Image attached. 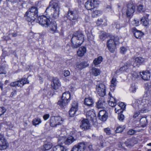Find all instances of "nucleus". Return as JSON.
Returning <instances> with one entry per match:
<instances>
[{
  "label": "nucleus",
  "mask_w": 151,
  "mask_h": 151,
  "mask_svg": "<svg viewBox=\"0 0 151 151\" xmlns=\"http://www.w3.org/2000/svg\"><path fill=\"white\" fill-rule=\"evenodd\" d=\"M60 7L58 4L53 1H51L45 10V13L48 17L52 19L58 17Z\"/></svg>",
  "instance_id": "1"
},
{
  "label": "nucleus",
  "mask_w": 151,
  "mask_h": 151,
  "mask_svg": "<svg viewBox=\"0 0 151 151\" xmlns=\"http://www.w3.org/2000/svg\"><path fill=\"white\" fill-rule=\"evenodd\" d=\"M84 35L81 31L74 33L71 39V46L73 49L80 47L83 42Z\"/></svg>",
  "instance_id": "2"
},
{
  "label": "nucleus",
  "mask_w": 151,
  "mask_h": 151,
  "mask_svg": "<svg viewBox=\"0 0 151 151\" xmlns=\"http://www.w3.org/2000/svg\"><path fill=\"white\" fill-rule=\"evenodd\" d=\"M67 18L70 21L71 25H73L75 24L76 21L78 18L77 9H69L68 12Z\"/></svg>",
  "instance_id": "3"
},
{
  "label": "nucleus",
  "mask_w": 151,
  "mask_h": 151,
  "mask_svg": "<svg viewBox=\"0 0 151 151\" xmlns=\"http://www.w3.org/2000/svg\"><path fill=\"white\" fill-rule=\"evenodd\" d=\"M116 38L114 36L111 37V39L108 40L106 43V45L107 48L109 51L113 53L115 50L116 45L115 41L116 40Z\"/></svg>",
  "instance_id": "4"
},
{
  "label": "nucleus",
  "mask_w": 151,
  "mask_h": 151,
  "mask_svg": "<svg viewBox=\"0 0 151 151\" xmlns=\"http://www.w3.org/2000/svg\"><path fill=\"white\" fill-rule=\"evenodd\" d=\"M37 22L41 25L46 27H48L50 24L49 19L44 15L39 16L38 18Z\"/></svg>",
  "instance_id": "5"
},
{
  "label": "nucleus",
  "mask_w": 151,
  "mask_h": 151,
  "mask_svg": "<svg viewBox=\"0 0 151 151\" xmlns=\"http://www.w3.org/2000/svg\"><path fill=\"white\" fill-rule=\"evenodd\" d=\"M70 93L68 91L65 92L63 94L60 100L58 101V104L68 103L70 102Z\"/></svg>",
  "instance_id": "6"
},
{
  "label": "nucleus",
  "mask_w": 151,
  "mask_h": 151,
  "mask_svg": "<svg viewBox=\"0 0 151 151\" xmlns=\"http://www.w3.org/2000/svg\"><path fill=\"white\" fill-rule=\"evenodd\" d=\"M9 146V143L5 139L4 135L0 134V150H3L6 149Z\"/></svg>",
  "instance_id": "7"
},
{
  "label": "nucleus",
  "mask_w": 151,
  "mask_h": 151,
  "mask_svg": "<svg viewBox=\"0 0 151 151\" xmlns=\"http://www.w3.org/2000/svg\"><path fill=\"white\" fill-rule=\"evenodd\" d=\"M96 90L99 96L103 97L105 95L106 88L104 84L102 83L97 84L96 86Z\"/></svg>",
  "instance_id": "8"
},
{
  "label": "nucleus",
  "mask_w": 151,
  "mask_h": 151,
  "mask_svg": "<svg viewBox=\"0 0 151 151\" xmlns=\"http://www.w3.org/2000/svg\"><path fill=\"white\" fill-rule=\"evenodd\" d=\"M97 0H90L87 1L85 3V6L88 10H91L97 7L99 3Z\"/></svg>",
  "instance_id": "9"
},
{
  "label": "nucleus",
  "mask_w": 151,
  "mask_h": 151,
  "mask_svg": "<svg viewBox=\"0 0 151 151\" xmlns=\"http://www.w3.org/2000/svg\"><path fill=\"white\" fill-rule=\"evenodd\" d=\"M144 104H137L136 106L138 107V109H139V111L135 112L133 116V117L135 118L139 115L140 113H146L148 111V109L147 107L144 106ZM137 109V108H136Z\"/></svg>",
  "instance_id": "10"
},
{
  "label": "nucleus",
  "mask_w": 151,
  "mask_h": 151,
  "mask_svg": "<svg viewBox=\"0 0 151 151\" xmlns=\"http://www.w3.org/2000/svg\"><path fill=\"white\" fill-rule=\"evenodd\" d=\"M35 9H29L27 11L25 14L24 17L29 22H31L32 23H33L35 20L34 17H32L31 16L32 12H34Z\"/></svg>",
  "instance_id": "11"
},
{
  "label": "nucleus",
  "mask_w": 151,
  "mask_h": 151,
  "mask_svg": "<svg viewBox=\"0 0 151 151\" xmlns=\"http://www.w3.org/2000/svg\"><path fill=\"white\" fill-rule=\"evenodd\" d=\"M135 6L131 4H127V9L126 10V14L127 17L132 16L133 13L135 11Z\"/></svg>",
  "instance_id": "12"
},
{
  "label": "nucleus",
  "mask_w": 151,
  "mask_h": 151,
  "mask_svg": "<svg viewBox=\"0 0 151 151\" xmlns=\"http://www.w3.org/2000/svg\"><path fill=\"white\" fill-rule=\"evenodd\" d=\"M98 117L100 120L105 122L107 119L108 113L104 109L101 110L99 113Z\"/></svg>",
  "instance_id": "13"
},
{
  "label": "nucleus",
  "mask_w": 151,
  "mask_h": 151,
  "mask_svg": "<svg viewBox=\"0 0 151 151\" xmlns=\"http://www.w3.org/2000/svg\"><path fill=\"white\" fill-rule=\"evenodd\" d=\"M133 60L134 61L133 65L134 67H139L145 61L144 58L140 57H137L135 59H133Z\"/></svg>",
  "instance_id": "14"
},
{
  "label": "nucleus",
  "mask_w": 151,
  "mask_h": 151,
  "mask_svg": "<svg viewBox=\"0 0 151 151\" xmlns=\"http://www.w3.org/2000/svg\"><path fill=\"white\" fill-rule=\"evenodd\" d=\"M80 128L83 130L88 129L90 128V124L88 120L87 119H85L82 121V124L80 126Z\"/></svg>",
  "instance_id": "15"
},
{
  "label": "nucleus",
  "mask_w": 151,
  "mask_h": 151,
  "mask_svg": "<svg viewBox=\"0 0 151 151\" xmlns=\"http://www.w3.org/2000/svg\"><path fill=\"white\" fill-rule=\"evenodd\" d=\"M86 116L88 120H89L93 122H94L96 119L95 113L91 110L87 112Z\"/></svg>",
  "instance_id": "16"
},
{
  "label": "nucleus",
  "mask_w": 151,
  "mask_h": 151,
  "mask_svg": "<svg viewBox=\"0 0 151 151\" xmlns=\"http://www.w3.org/2000/svg\"><path fill=\"white\" fill-rule=\"evenodd\" d=\"M133 61V59H132L131 60L128 61L124 64V65L123 66L121 67L120 68L119 70L123 71L126 70L129 68L131 66H133V65H132Z\"/></svg>",
  "instance_id": "17"
},
{
  "label": "nucleus",
  "mask_w": 151,
  "mask_h": 151,
  "mask_svg": "<svg viewBox=\"0 0 151 151\" xmlns=\"http://www.w3.org/2000/svg\"><path fill=\"white\" fill-rule=\"evenodd\" d=\"M150 73L148 71H143L142 73L140 72V77L144 80H149L150 79Z\"/></svg>",
  "instance_id": "18"
},
{
  "label": "nucleus",
  "mask_w": 151,
  "mask_h": 151,
  "mask_svg": "<svg viewBox=\"0 0 151 151\" xmlns=\"http://www.w3.org/2000/svg\"><path fill=\"white\" fill-rule=\"evenodd\" d=\"M77 139V137H74L73 136L68 137L65 140V145L68 146L71 145L75 141H76Z\"/></svg>",
  "instance_id": "19"
},
{
  "label": "nucleus",
  "mask_w": 151,
  "mask_h": 151,
  "mask_svg": "<svg viewBox=\"0 0 151 151\" xmlns=\"http://www.w3.org/2000/svg\"><path fill=\"white\" fill-rule=\"evenodd\" d=\"M132 32L135 37L137 38H140L144 35L141 31L137 30L135 28L133 27L132 29Z\"/></svg>",
  "instance_id": "20"
},
{
  "label": "nucleus",
  "mask_w": 151,
  "mask_h": 151,
  "mask_svg": "<svg viewBox=\"0 0 151 151\" xmlns=\"http://www.w3.org/2000/svg\"><path fill=\"white\" fill-rule=\"evenodd\" d=\"M136 103L138 104L143 103L144 104H150L151 103V99H149L148 97H144L142 99L140 100H137L135 102Z\"/></svg>",
  "instance_id": "21"
},
{
  "label": "nucleus",
  "mask_w": 151,
  "mask_h": 151,
  "mask_svg": "<svg viewBox=\"0 0 151 151\" xmlns=\"http://www.w3.org/2000/svg\"><path fill=\"white\" fill-rule=\"evenodd\" d=\"M78 109V104H73L69 111V115L70 116L73 117Z\"/></svg>",
  "instance_id": "22"
},
{
  "label": "nucleus",
  "mask_w": 151,
  "mask_h": 151,
  "mask_svg": "<svg viewBox=\"0 0 151 151\" xmlns=\"http://www.w3.org/2000/svg\"><path fill=\"white\" fill-rule=\"evenodd\" d=\"M52 86L53 88L55 89H57L60 86V83L58 78H53Z\"/></svg>",
  "instance_id": "23"
},
{
  "label": "nucleus",
  "mask_w": 151,
  "mask_h": 151,
  "mask_svg": "<svg viewBox=\"0 0 151 151\" xmlns=\"http://www.w3.org/2000/svg\"><path fill=\"white\" fill-rule=\"evenodd\" d=\"M86 52V47L84 46H82L79 48L77 52V54L78 56L82 57L84 55Z\"/></svg>",
  "instance_id": "24"
},
{
  "label": "nucleus",
  "mask_w": 151,
  "mask_h": 151,
  "mask_svg": "<svg viewBox=\"0 0 151 151\" xmlns=\"http://www.w3.org/2000/svg\"><path fill=\"white\" fill-rule=\"evenodd\" d=\"M49 26L50 27V30L53 32H57V24L56 22L55 21L50 22V24H49Z\"/></svg>",
  "instance_id": "25"
},
{
  "label": "nucleus",
  "mask_w": 151,
  "mask_h": 151,
  "mask_svg": "<svg viewBox=\"0 0 151 151\" xmlns=\"http://www.w3.org/2000/svg\"><path fill=\"white\" fill-rule=\"evenodd\" d=\"M76 145L79 151H84L86 147V143L85 142H80Z\"/></svg>",
  "instance_id": "26"
},
{
  "label": "nucleus",
  "mask_w": 151,
  "mask_h": 151,
  "mask_svg": "<svg viewBox=\"0 0 151 151\" xmlns=\"http://www.w3.org/2000/svg\"><path fill=\"white\" fill-rule=\"evenodd\" d=\"M110 89L112 91H113L115 89L116 85V79L114 77H113L111 81Z\"/></svg>",
  "instance_id": "27"
},
{
  "label": "nucleus",
  "mask_w": 151,
  "mask_h": 151,
  "mask_svg": "<svg viewBox=\"0 0 151 151\" xmlns=\"http://www.w3.org/2000/svg\"><path fill=\"white\" fill-rule=\"evenodd\" d=\"M106 20L104 18H100L98 19L96 22V24L98 26L103 25L105 26L106 25Z\"/></svg>",
  "instance_id": "28"
},
{
  "label": "nucleus",
  "mask_w": 151,
  "mask_h": 151,
  "mask_svg": "<svg viewBox=\"0 0 151 151\" xmlns=\"http://www.w3.org/2000/svg\"><path fill=\"white\" fill-rule=\"evenodd\" d=\"M131 78L133 80H135L136 78H137L139 76H140V72H133L131 74Z\"/></svg>",
  "instance_id": "29"
},
{
  "label": "nucleus",
  "mask_w": 151,
  "mask_h": 151,
  "mask_svg": "<svg viewBox=\"0 0 151 151\" xmlns=\"http://www.w3.org/2000/svg\"><path fill=\"white\" fill-rule=\"evenodd\" d=\"M103 58L101 56H100L95 58L93 61V63L95 65L100 64L102 61Z\"/></svg>",
  "instance_id": "30"
},
{
  "label": "nucleus",
  "mask_w": 151,
  "mask_h": 151,
  "mask_svg": "<svg viewBox=\"0 0 151 151\" xmlns=\"http://www.w3.org/2000/svg\"><path fill=\"white\" fill-rule=\"evenodd\" d=\"M140 122L141 124V126L142 127H145L147 123L146 118L145 117L142 118L140 120Z\"/></svg>",
  "instance_id": "31"
},
{
  "label": "nucleus",
  "mask_w": 151,
  "mask_h": 151,
  "mask_svg": "<svg viewBox=\"0 0 151 151\" xmlns=\"http://www.w3.org/2000/svg\"><path fill=\"white\" fill-rule=\"evenodd\" d=\"M92 72L93 75L94 76H97L100 74L101 71L98 68H93L92 69Z\"/></svg>",
  "instance_id": "32"
},
{
  "label": "nucleus",
  "mask_w": 151,
  "mask_h": 151,
  "mask_svg": "<svg viewBox=\"0 0 151 151\" xmlns=\"http://www.w3.org/2000/svg\"><path fill=\"white\" fill-rule=\"evenodd\" d=\"M30 9H34L35 10V11H34V12H32L31 13V16L32 17H34L35 20L36 18H37L38 16V12L37 9L36 7L33 6Z\"/></svg>",
  "instance_id": "33"
},
{
  "label": "nucleus",
  "mask_w": 151,
  "mask_h": 151,
  "mask_svg": "<svg viewBox=\"0 0 151 151\" xmlns=\"http://www.w3.org/2000/svg\"><path fill=\"white\" fill-rule=\"evenodd\" d=\"M116 105H117V106L119 107L120 108L119 109L118 108L117 109V107L115 109V110H117L118 111L119 110H122V111H120V112H122L126 108V104H115V106Z\"/></svg>",
  "instance_id": "34"
},
{
  "label": "nucleus",
  "mask_w": 151,
  "mask_h": 151,
  "mask_svg": "<svg viewBox=\"0 0 151 151\" xmlns=\"http://www.w3.org/2000/svg\"><path fill=\"white\" fill-rule=\"evenodd\" d=\"M41 119L38 118H35L32 122L33 124L35 126L41 123Z\"/></svg>",
  "instance_id": "35"
},
{
  "label": "nucleus",
  "mask_w": 151,
  "mask_h": 151,
  "mask_svg": "<svg viewBox=\"0 0 151 151\" xmlns=\"http://www.w3.org/2000/svg\"><path fill=\"white\" fill-rule=\"evenodd\" d=\"M52 147V145L51 144L47 143L43 145L42 149L43 150H47L51 148Z\"/></svg>",
  "instance_id": "36"
},
{
  "label": "nucleus",
  "mask_w": 151,
  "mask_h": 151,
  "mask_svg": "<svg viewBox=\"0 0 151 151\" xmlns=\"http://www.w3.org/2000/svg\"><path fill=\"white\" fill-rule=\"evenodd\" d=\"M57 118L55 119L54 118V116L51 117L50 119V125L51 127H56L57 125V124L55 122L57 120Z\"/></svg>",
  "instance_id": "37"
},
{
  "label": "nucleus",
  "mask_w": 151,
  "mask_h": 151,
  "mask_svg": "<svg viewBox=\"0 0 151 151\" xmlns=\"http://www.w3.org/2000/svg\"><path fill=\"white\" fill-rule=\"evenodd\" d=\"M94 101L91 97L86 98L84 99V104H93Z\"/></svg>",
  "instance_id": "38"
},
{
  "label": "nucleus",
  "mask_w": 151,
  "mask_h": 151,
  "mask_svg": "<svg viewBox=\"0 0 151 151\" xmlns=\"http://www.w3.org/2000/svg\"><path fill=\"white\" fill-rule=\"evenodd\" d=\"M55 147L57 151H66V149L63 145H58Z\"/></svg>",
  "instance_id": "39"
},
{
  "label": "nucleus",
  "mask_w": 151,
  "mask_h": 151,
  "mask_svg": "<svg viewBox=\"0 0 151 151\" xmlns=\"http://www.w3.org/2000/svg\"><path fill=\"white\" fill-rule=\"evenodd\" d=\"M54 118L55 119L57 118V120H56L55 122L57 124V125H59L62 123L63 121L62 120V118L59 116H54Z\"/></svg>",
  "instance_id": "40"
},
{
  "label": "nucleus",
  "mask_w": 151,
  "mask_h": 151,
  "mask_svg": "<svg viewBox=\"0 0 151 151\" xmlns=\"http://www.w3.org/2000/svg\"><path fill=\"white\" fill-rule=\"evenodd\" d=\"M58 143L59 145H62L63 143L65 144V139L63 137H60L58 139Z\"/></svg>",
  "instance_id": "41"
},
{
  "label": "nucleus",
  "mask_w": 151,
  "mask_h": 151,
  "mask_svg": "<svg viewBox=\"0 0 151 151\" xmlns=\"http://www.w3.org/2000/svg\"><path fill=\"white\" fill-rule=\"evenodd\" d=\"M85 67V66L83 63H81L77 65H76V68H77L78 70H81Z\"/></svg>",
  "instance_id": "42"
},
{
  "label": "nucleus",
  "mask_w": 151,
  "mask_h": 151,
  "mask_svg": "<svg viewBox=\"0 0 151 151\" xmlns=\"http://www.w3.org/2000/svg\"><path fill=\"white\" fill-rule=\"evenodd\" d=\"M140 21L141 23L142 22L143 25L145 26H147L148 24V20H147L146 19L145 21H144V18H142L141 19Z\"/></svg>",
  "instance_id": "43"
},
{
  "label": "nucleus",
  "mask_w": 151,
  "mask_h": 151,
  "mask_svg": "<svg viewBox=\"0 0 151 151\" xmlns=\"http://www.w3.org/2000/svg\"><path fill=\"white\" fill-rule=\"evenodd\" d=\"M101 13V12L99 11L96 10L94 11L92 14L93 17H95Z\"/></svg>",
  "instance_id": "44"
},
{
  "label": "nucleus",
  "mask_w": 151,
  "mask_h": 151,
  "mask_svg": "<svg viewBox=\"0 0 151 151\" xmlns=\"http://www.w3.org/2000/svg\"><path fill=\"white\" fill-rule=\"evenodd\" d=\"M125 127H123L119 126L117 127L115 131L116 133H119L122 132Z\"/></svg>",
  "instance_id": "45"
},
{
  "label": "nucleus",
  "mask_w": 151,
  "mask_h": 151,
  "mask_svg": "<svg viewBox=\"0 0 151 151\" xmlns=\"http://www.w3.org/2000/svg\"><path fill=\"white\" fill-rule=\"evenodd\" d=\"M106 37L107 35L105 32L102 33L99 36L100 39L103 40H105Z\"/></svg>",
  "instance_id": "46"
},
{
  "label": "nucleus",
  "mask_w": 151,
  "mask_h": 151,
  "mask_svg": "<svg viewBox=\"0 0 151 151\" xmlns=\"http://www.w3.org/2000/svg\"><path fill=\"white\" fill-rule=\"evenodd\" d=\"M136 132L135 130L132 129H130L128 131L127 134L128 135H132L134 134Z\"/></svg>",
  "instance_id": "47"
},
{
  "label": "nucleus",
  "mask_w": 151,
  "mask_h": 151,
  "mask_svg": "<svg viewBox=\"0 0 151 151\" xmlns=\"http://www.w3.org/2000/svg\"><path fill=\"white\" fill-rule=\"evenodd\" d=\"M0 111L1 113H0V116L3 115L4 113L6 111V109L4 107H0Z\"/></svg>",
  "instance_id": "48"
},
{
  "label": "nucleus",
  "mask_w": 151,
  "mask_h": 151,
  "mask_svg": "<svg viewBox=\"0 0 151 151\" xmlns=\"http://www.w3.org/2000/svg\"><path fill=\"white\" fill-rule=\"evenodd\" d=\"M118 118L120 121H122L124 119V116L123 114H120L118 115Z\"/></svg>",
  "instance_id": "49"
},
{
  "label": "nucleus",
  "mask_w": 151,
  "mask_h": 151,
  "mask_svg": "<svg viewBox=\"0 0 151 151\" xmlns=\"http://www.w3.org/2000/svg\"><path fill=\"white\" fill-rule=\"evenodd\" d=\"M132 22L134 26H137L139 25V20L138 19H134L132 21Z\"/></svg>",
  "instance_id": "50"
},
{
  "label": "nucleus",
  "mask_w": 151,
  "mask_h": 151,
  "mask_svg": "<svg viewBox=\"0 0 151 151\" xmlns=\"http://www.w3.org/2000/svg\"><path fill=\"white\" fill-rule=\"evenodd\" d=\"M105 102L104 100V98L102 97L100 98L99 100H98L96 104H103Z\"/></svg>",
  "instance_id": "51"
},
{
  "label": "nucleus",
  "mask_w": 151,
  "mask_h": 151,
  "mask_svg": "<svg viewBox=\"0 0 151 151\" xmlns=\"http://www.w3.org/2000/svg\"><path fill=\"white\" fill-rule=\"evenodd\" d=\"M70 151H79V150L77 146L76 145L72 147Z\"/></svg>",
  "instance_id": "52"
},
{
  "label": "nucleus",
  "mask_w": 151,
  "mask_h": 151,
  "mask_svg": "<svg viewBox=\"0 0 151 151\" xmlns=\"http://www.w3.org/2000/svg\"><path fill=\"white\" fill-rule=\"evenodd\" d=\"M120 49L121 53L123 54H124L127 50L126 48L124 47H122Z\"/></svg>",
  "instance_id": "53"
},
{
  "label": "nucleus",
  "mask_w": 151,
  "mask_h": 151,
  "mask_svg": "<svg viewBox=\"0 0 151 151\" xmlns=\"http://www.w3.org/2000/svg\"><path fill=\"white\" fill-rule=\"evenodd\" d=\"M137 10L139 12H144V10L143 8V6L141 5H139L138 7Z\"/></svg>",
  "instance_id": "54"
},
{
  "label": "nucleus",
  "mask_w": 151,
  "mask_h": 151,
  "mask_svg": "<svg viewBox=\"0 0 151 151\" xmlns=\"http://www.w3.org/2000/svg\"><path fill=\"white\" fill-rule=\"evenodd\" d=\"M21 80L22 81V83L23 84V86L25 84L29 83V82L28 81L27 79L26 78H22Z\"/></svg>",
  "instance_id": "55"
},
{
  "label": "nucleus",
  "mask_w": 151,
  "mask_h": 151,
  "mask_svg": "<svg viewBox=\"0 0 151 151\" xmlns=\"http://www.w3.org/2000/svg\"><path fill=\"white\" fill-rule=\"evenodd\" d=\"M105 143H106L104 142L103 141H101L99 144V146L101 147H105L106 146Z\"/></svg>",
  "instance_id": "56"
},
{
  "label": "nucleus",
  "mask_w": 151,
  "mask_h": 151,
  "mask_svg": "<svg viewBox=\"0 0 151 151\" xmlns=\"http://www.w3.org/2000/svg\"><path fill=\"white\" fill-rule=\"evenodd\" d=\"M103 105L105 106V104H96V107L98 109H105V107Z\"/></svg>",
  "instance_id": "57"
},
{
  "label": "nucleus",
  "mask_w": 151,
  "mask_h": 151,
  "mask_svg": "<svg viewBox=\"0 0 151 151\" xmlns=\"http://www.w3.org/2000/svg\"><path fill=\"white\" fill-rule=\"evenodd\" d=\"M17 82H18L17 86L22 87L23 86V84L22 83V81L21 79L17 81Z\"/></svg>",
  "instance_id": "58"
},
{
  "label": "nucleus",
  "mask_w": 151,
  "mask_h": 151,
  "mask_svg": "<svg viewBox=\"0 0 151 151\" xmlns=\"http://www.w3.org/2000/svg\"><path fill=\"white\" fill-rule=\"evenodd\" d=\"M17 81L11 83L10 84V86L12 87L17 86Z\"/></svg>",
  "instance_id": "59"
},
{
  "label": "nucleus",
  "mask_w": 151,
  "mask_h": 151,
  "mask_svg": "<svg viewBox=\"0 0 151 151\" xmlns=\"http://www.w3.org/2000/svg\"><path fill=\"white\" fill-rule=\"evenodd\" d=\"M105 132L106 133V134L108 135H109L111 133V131L109 128H105L104 129Z\"/></svg>",
  "instance_id": "60"
},
{
  "label": "nucleus",
  "mask_w": 151,
  "mask_h": 151,
  "mask_svg": "<svg viewBox=\"0 0 151 151\" xmlns=\"http://www.w3.org/2000/svg\"><path fill=\"white\" fill-rule=\"evenodd\" d=\"M63 75L65 77L68 76H69L70 74V72L68 70H65L63 73Z\"/></svg>",
  "instance_id": "61"
},
{
  "label": "nucleus",
  "mask_w": 151,
  "mask_h": 151,
  "mask_svg": "<svg viewBox=\"0 0 151 151\" xmlns=\"http://www.w3.org/2000/svg\"><path fill=\"white\" fill-rule=\"evenodd\" d=\"M50 115L48 114H45L43 116V118L45 120H46L50 117Z\"/></svg>",
  "instance_id": "62"
},
{
  "label": "nucleus",
  "mask_w": 151,
  "mask_h": 151,
  "mask_svg": "<svg viewBox=\"0 0 151 151\" xmlns=\"http://www.w3.org/2000/svg\"><path fill=\"white\" fill-rule=\"evenodd\" d=\"M110 101L111 103H113V104L117 103L115 99L113 97H111V98Z\"/></svg>",
  "instance_id": "63"
},
{
  "label": "nucleus",
  "mask_w": 151,
  "mask_h": 151,
  "mask_svg": "<svg viewBox=\"0 0 151 151\" xmlns=\"http://www.w3.org/2000/svg\"><path fill=\"white\" fill-rule=\"evenodd\" d=\"M17 94V92L16 90L14 91H12L10 95L11 97H13L14 96H15Z\"/></svg>",
  "instance_id": "64"
}]
</instances>
